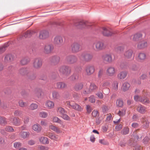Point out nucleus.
I'll use <instances>...</instances> for the list:
<instances>
[{
  "instance_id": "f257e3e1",
  "label": "nucleus",
  "mask_w": 150,
  "mask_h": 150,
  "mask_svg": "<svg viewBox=\"0 0 150 150\" xmlns=\"http://www.w3.org/2000/svg\"><path fill=\"white\" fill-rule=\"evenodd\" d=\"M59 70L60 73L66 76H69L71 73L70 67L66 66H63L60 67Z\"/></svg>"
},
{
  "instance_id": "f03ea898",
  "label": "nucleus",
  "mask_w": 150,
  "mask_h": 150,
  "mask_svg": "<svg viewBox=\"0 0 150 150\" xmlns=\"http://www.w3.org/2000/svg\"><path fill=\"white\" fill-rule=\"evenodd\" d=\"M105 72L107 76L111 77L116 74L117 70L114 67L109 66L106 68Z\"/></svg>"
},
{
  "instance_id": "7ed1b4c3",
  "label": "nucleus",
  "mask_w": 150,
  "mask_h": 150,
  "mask_svg": "<svg viewBox=\"0 0 150 150\" xmlns=\"http://www.w3.org/2000/svg\"><path fill=\"white\" fill-rule=\"evenodd\" d=\"M66 104L69 107H71L76 110L80 111L82 110L83 109L81 106L73 101H67L66 102Z\"/></svg>"
},
{
  "instance_id": "20e7f679",
  "label": "nucleus",
  "mask_w": 150,
  "mask_h": 150,
  "mask_svg": "<svg viewBox=\"0 0 150 150\" xmlns=\"http://www.w3.org/2000/svg\"><path fill=\"white\" fill-rule=\"evenodd\" d=\"M103 62L106 64L111 63L112 61V55L110 54H106L102 57Z\"/></svg>"
},
{
  "instance_id": "39448f33",
  "label": "nucleus",
  "mask_w": 150,
  "mask_h": 150,
  "mask_svg": "<svg viewBox=\"0 0 150 150\" xmlns=\"http://www.w3.org/2000/svg\"><path fill=\"white\" fill-rule=\"evenodd\" d=\"M95 49L97 51H100L105 48L104 43L100 41H96L93 44Z\"/></svg>"
},
{
  "instance_id": "423d86ee",
  "label": "nucleus",
  "mask_w": 150,
  "mask_h": 150,
  "mask_svg": "<svg viewBox=\"0 0 150 150\" xmlns=\"http://www.w3.org/2000/svg\"><path fill=\"white\" fill-rule=\"evenodd\" d=\"M92 55L86 52L82 53L81 56V58L86 62H88L90 61L93 59Z\"/></svg>"
},
{
  "instance_id": "0eeeda50",
  "label": "nucleus",
  "mask_w": 150,
  "mask_h": 150,
  "mask_svg": "<svg viewBox=\"0 0 150 150\" xmlns=\"http://www.w3.org/2000/svg\"><path fill=\"white\" fill-rule=\"evenodd\" d=\"M97 88V86L95 83H91L89 88H86L83 91V93L84 94L89 93L94 90H96Z\"/></svg>"
},
{
  "instance_id": "6e6552de",
  "label": "nucleus",
  "mask_w": 150,
  "mask_h": 150,
  "mask_svg": "<svg viewBox=\"0 0 150 150\" xmlns=\"http://www.w3.org/2000/svg\"><path fill=\"white\" fill-rule=\"evenodd\" d=\"M71 49L73 52L74 53L78 52L81 50L80 45L79 43L74 42L71 44Z\"/></svg>"
},
{
  "instance_id": "1a4fd4ad",
  "label": "nucleus",
  "mask_w": 150,
  "mask_h": 150,
  "mask_svg": "<svg viewBox=\"0 0 150 150\" xmlns=\"http://www.w3.org/2000/svg\"><path fill=\"white\" fill-rule=\"evenodd\" d=\"M85 71L86 75L90 76L95 71L94 67L92 65H88L86 67Z\"/></svg>"
},
{
  "instance_id": "9d476101",
  "label": "nucleus",
  "mask_w": 150,
  "mask_h": 150,
  "mask_svg": "<svg viewBox=\"0 0 150 150\" xmlns=\"http://www.w3.org/2000/svg\"><path fill=\"white\" fill-rule=\"evenodd\" d=\"M10 120L11 122L13 125L16 126H19L22 123V120L18 117H11Z\"/></svg>"
},
{
  "instance_id": "9b49d317",
  "label": "nucleus",
  "mask_w": 150,
  "mask_h": 150,
  "mask_svg": "<svg viewBox=\"0 0 150 150\" xmlns=\"http://www.w3.org/2000/svg\"><path fill=\"white\" fill-rule=\"evenodd\" d=\"M54 46L52 44H47L45 45L44 49V52L46 54L51 53L54 50Z\"/></svg>"
},
{
  "instance_id": "f8f14e48",
  "label": "nucleus",
  "mask_w": 150,
  "mask_h": 150,
  "mask_svg": "<svg viewBox=\"0 0 150 150\" xmlns=\"http://www.w3.org/2000/svg\"><path fill=\"white\" fill-rule=\"evenodd\" d=\"M42 61L40 59L37 58L34 60L33 66L35 69H38L40 68L42 66Z\"/></svg>"
},
{
  "instance_id": "ddd939ff",
  "label": "nucleus",
  "mask_w": 150,
  "mask_h": 150,
  "mask_svg": "<svg viewBox=\"0 0 150 150\" xmlns=\"http://www.w3.org/2000/svg\"><path fill=\"white\" fill-rule=\"evenodd\" d=\"M136 109L137 112L143 114H145L147 112L146 108L141 105H137Z\"/></svg>"
},
{
  "instance_id": "4468645a",
  "label": "nucleus",
  "mask_w": 150,
  "mask_h": 150,
  "mask_svg": "<svg viewBox=\"0 0 150 150\" xmlns=\"http://www.w3.org/2000/svg\"><path fill=\"white\" fill-rule=\"evenodd\" d=\"M146 58V54L144 52H141L139 53L137 57V61L139 62H144Z\"/></svg>"
},
{
  "instance_id": "2eb2a0df",
  "label": "nucleus",
  "mask_w": 150,
  "mask_h": 150,
  "mask_svg": "<svg viewBox=\"0 0 150 150\" xmlns=\"http://www.w3.org/2000/svg\"><path fill=\"white\" fill-rule=\"evenodd\" d=\"M66 60L69 64H73L77 61V58L75 56L70 55L67 57Z\"/></svg>"
},
{
  "instance_id": "dca6fc26",
  "label": "nucleus",
  "mask_w": 150,
  "mask_h": 150,
  "mask_svg": "<svg viewBox=\"0 0 150 150\" xmlns=\"http://www.w3.org/2000/svg\"><path fill=\"white\" fill-rule=\"evenodd\" d=\"M133 52V50L131 49L127 50L124 53V57L127 59H130L132 56Z\"/></svg>"
},
{
  "instance_id": "f3484780",
  "label": "nucleus",
  "mask_w": 150,
  "mask_h": 150,
  "mask_svg": "<svg viewBox=\"0 0 150 150\" xmlns=\"http://www.w3.org/2000/svg\"><path fill=\"white\" fill-rule=\"evenodd\" d=\"M63 40L62 37L60 36H57L54 38V43L58 46H60L63 42Z\"/></svg>"
},
{
  "instance_id": "a211bd4d",
  "label": "nucleus",
  "mask_w": 150,
  "mask_h": 150,
  "mask_svg": "<svg viewBox=\"0 0 150 150\" xmlns=\"http://www.w3.org/2000/svg\"><path fill=\"white\" fill-rule=\"evenodd\" d=\"M49 36V32L47 30H43L40 32L39 38L41 39H45L47 38Z\"/></svg>"
},
{
  "instance_id": "6ab92c4d",
  "label": "nucleus",
  "mask_w": 150,
  "mask_h": 150,
  "mask_svg": "<svg viewBox=\"0 0 150 150\" xmlns=\"http://www.w3.org/2000/svg\"><path fill=\"white\" fill-rule=\"evenodd\" d=\"M148 43L145 40H143L139 42L137 45V47L139 49H142L146 48Z\"/></svg>"
},
{
  "instance_id": "aec40b11",
  "label": "nucleus",
  "mask_w": 150,
  "mask_h": 150,
  "mask_svg": "<svg viewBox=\"0 0 150 150\" xmlns=\"http://www.w3.org/2000/svg\"><path fill=\"white\" fill-rule=\"evenodd\" d=\"M14 56L11 54L6 55L4 59V62L6 63H10L14 60Z\"/></svg>"
},
{
  "instance_id": "412c9836",
  "label": "nucleus",
  "mask_w": 150,
  "mask_h": 150,
  "mask_svg": "<svg viewBox=\"0 0 150 150\" xmlns=\"http://www.w3.org/2000/svg\"><path fill=\"white\" fill-rule=\"evenodd\" d=\"M103 33L104 36H110L112 34V33L110 28L103 27Z\"/></svg>"
},
{
  "instance_id": "4be33fe9",
  "label": "nucleus",
  "mask_w": 150,
  "mask_h": 150,
  "mask_svg": "<svg viewBox=\"0 0 150 150\" xmlns=\"http://www.w3.org/2000/svg\"><path fill=\"white\" fill-rule=\"evenodd\" d=\"M49 138L52 140L56 141H58L59 140V136L52 133H49L47 135Z\"/></svg>"
},
{
  "instance_id": "5701e85b",
  "label": "nucleus",
  "mask_w": 150,
  "mask_h": 150,
  "mask_svg": "<svg viewBox=\"0 0 150 150\" xmlns=\"http://www.w3.org/2000/svg\"><path fill=\"white\" fill-rule=\"evenodd\" d=\"M32 128L34 131L37 133L40 132L42 129V127L38 123L33 125L32 126Z\"/></svg>"
},
{
  "instance_id": "b1692460",
  "label": "nucleus",
  "mask_w": 150,
  "mask_h": 150,
  "mask_svg": "<svg viewBox=\"0 0 150 150\" xmlns=\"http://www.w3.org/2000/svg\"><path fill=\"white\" fill-rule=\"evenodd\" d=\"M60 60V58L59 56H54L51 58V62L53 65H55L58 64Z\"/></svg>"
},
{
  "instance_id": "393cba45",
  "label": "nucleus",
  "mask_w": 150,
  "mask_h": 150,
  "mask_svg": "<svg viewBox=\"0 0 150 150\" xmlns=\"http://www.w3.org/2000/svg\"><path fill=\"white\" fill-rule=\"evenodd\" d=\"M130 86V85L129 83L127 82H125L122 85L121 90L124 92H125L129 90Z\"/></svg>"
},
{
  "instance_id": "a878e982",
  "label": "nucleus",
  "mask_w": 150,
  "mask_h": 150,
  "mask_svg": "<svg viewBox=\"0 0 150 150\" xmlns=\"http://www.w3.org/2000/svg\"><path fill=\"white\" fill-rule=\"evenodd\" d=\"M127 75V72L125 71L120 72L117 75V77L119 79H125Z\"/></svg>"
},
{
  "instance_id": "bb28decb",
  "label": "nucleus",
  "mask_w": 150,
  "mask_h": 150,
  "mask_svg": "<svg viewBox=\"0 0 150 150\" xmlns=\"http://www.w3.org/2000/svg\"><path fill=\"white\" fill-rule=\"evenodd\" d=\"M45 106L46 107V108L51 109L54 108V103L50 100L47 101L45 103Z\"/></svg>"
},
{
  "instance_id": "cd10ccee",
  "label": "nucleus",
  "mask_w": 150,
  "mask_h": 150,
  "mask_svg": "<svg viewBox=\"0 0 150 150\" xmlns=\"http://www.w3.org/2000/svg\"><path fill=\"white\" fill-rule=\"evenodd\" d=\"M141 122L143 124V126L145 128H148L149 125V122L148 119L145 117H142L141 119Z\"/></svg>"
},
{
  "instance_id": "c85d7f7f",
  "label": "nucleus",
  "mask_w": 150,
  "mask_h": 150,
  "mask_svg": "<svg viewBox=\"0 0 150 150\" xmlns=\"http://www.w3.org/2000/svg\"><path fill=\"white\" fill-rule=\"evenodd\" d=\"M83 87V83H76L74 87V89L76 91H80Z\"/></svg>"
},
{
  "instance_id": "c756f323",
  "label": "nucleus",
  "mask_w": 150,
  "mask_h": 150,
  "mask_svg": "<svg viewBox=\"0 0 150 150\" xmlns=\"http://www.w3.org/2000/svg\"><path fill=\"white\" fill-rule=\"evenodd\" d=\"M49 128L50 129L55 132L57 134L61 133L62 132V131L59 128L52 125L49 126Z\"/></svg>"
},
{
  "instance_id": "7c9ffc66",
  "label": "nucleus",
  "mask_w": 150,
  "mask_h": 150,
  "mask_svg": "<svg viewBox=\"0 0 150 150\" xmlns=\"http://www.w3.org/2000/svg\"><path fill=\"white\" fill-rule=\"evenodd\" d=\"M57 88L60 89H63L67 87V85L63 82H58L56 83Z\"/></svg>"
},
{
  "instance_id": "2f4dec72",
  "label": "nucleus",
  "mask_w": 150,
  "mask_h": 150,
  "mask_svg": "<svg viewBox=\"0 0 150 150\" xmlns=\"http://www.w3.org/2000/svg\"><path fill=\"white\" fill-rule=\"evenodd\" d=\"M19 134L21 138L25 139L29 137L30 133L29 132L22 131Z\"/></svg>"
},
{
  "instance_id": "473e14b6",
  "label": "nucleus",
  "mask_w": 150,
  "mask_h": 150,
  "mask_svg": "<svg viewBox=\"0 0 150 150\" xmlns=\"http://www.w3.org/2000/svg\"><path fill=\"white\" fill-rule=\"evenodd\" d=\"M39 141L41 143L43 144H47L49 143V141L48 140V138L45 137H41L39 138Z\"/></svg>"
},
{
  "instance_id": "72a5a7b5",
  "label": "nucleus",
  "mask_w": 150,
  "mask_h": 150,
  "mask_svg": "<svg viewBox=\"0 0 150 150\" xmlns=\"http://www.w3.org/2000/svg\"><path fill=\"white\" fill-rule=\"evenodd\" d=\"M57 111L60 116L63 115V114L66 113V111L64 108L61 107H57Z\"/></svg>"
},
{
  "instance_id": "f704fd0d",
  "label": "nucleus",
  "mask_w": 150,
  "mask_h": 150,
  "mask_svg": "<svg viewBox=\"0 0 150 150\" xmlns=\"http://www.w3.org/2000/svg\"><path fill=\"white\" fill-rule=\"evenodd\" d=\"M52 121L53 122L58 123L60 124L62 126H64L63 122L58 117H53L52 118Z\"/></svg>"
},
{
  "instance_id": "c9c22d12",
  "label": "nucleus",
  "mask_w": 150,
  "mask_h": 150,
  "mask_svg": "<svg viewBox=\"0 0 150 150\" xmlns=\"http://www.w3.org/2000/svg\"><path fill=\"white\" fill-rule=\"evenodd\" d=\"M52 96L54 99H59L61 96L60 94L57 92L53 91L52 92Z\"/></svg>"
},
{
  "instance_id": "e433bc0d",
  "label": "nucleus",
  "mask_w": 150,
  "mask_h": 150,
  "mask_svg": "<svg viewBox=\"0 0 150 150\" xmlns=\"http://www.w3.org/2000/svg\"><path fill=\"white\" fill-rule=\"evenodd\" d=\"M142 35L140 33H137L132 35L131 37V39L134 41L137 40L139 38L141 37Z\"/></svg>"
},
{
  "instance_id": "4c0bfd02",
  "label": "nucleus",
  "mask_w": 150,
  "mask_h": 150,
  "mask_svg": "<svg viewBox=\"0 0 150 150\" xmlns=\"http://www.w3.org/2000/svg\"><path fill=\"white\" fill-rule=\"evenodd\" d=\"M140 102L144 105H147L150 103V100L147 98H142L140 100Z\"/></svg>"
},
{
  "instance_id": "58836bf2",
  "label": "nucleus",
  "mask_w": 150,
  "mask_h": 150,
  "mask_svg": "<svg viewBox=\"0 0 150 150\" xmlns=\"http://www.w3.org/2000/svg\"><path fill=\"white\" fill-rule=\"evenodd\" d=\"M7 124V121L6 119L2 117H0V125H4Z\"/></svg>"
},
{
  "instance_id": "ea45409f",
  "label": "nucleus",
  "mask_w": 150,
  "mask_h": 150,
  "mask_svg": "<svg viewBox=\"0 0 150 150\" xmlns=\"http://www.w3.org/2000/svg\"><path fill=\"white\" fill-rule=\"evenodd\" d=\"M129 132V128L127 127H124L121 131V133L123 135L128 134Z\"/></svg>"
},
{
  "instance_id": "a19ab883",
  "label": "nucleus",
  "mask_w": 150,
  "mask_h": 150,
  "mask_svg": "<svg viewBox=\"0 0 150 150\" xmlns=\"http://www.w3.org/2000/svg\"><path fill=\"white\" fill-rule=\"evenodd\" d=\"M19 72L21 75H24L28 73V71L26 68H23L19 70Z\"/></svg>"
},
{
  "instance_id": "79ce46f5",
  "label": "nucleus",
  "mask_w": 150,
  "mask_h": 150,
  "mask_svg": "<svg viewBox=\"0 0 150 150\" xmlns=\"http://www.w3.org/2000/svg\"><path fill=\"white\" fill-rule=\"evenodd\" d=\"M39 115L40 117L42 118H46L48 115V114L47 112L42 111L39 113Z\"/></svg>"
},
{
  "instance_id": "37998d69",
  "label": "nucleus",
  "mask_w": 150,
  "mask_h": 150,
  "mask_svg": "<svg viewBox=\"0 0 150 150\" xmlns=\"http://www.w3.org/2000/svg\"><path fill=\"white\" fill-rule=\"evenodd\" d=\"M99 142L100 144L108 146L109 144V142L107 141L104 139H100Z\"/></svg>"
},
{
  "instance_id": "c03bdc74",
  "label": "nucleus",
  "mask_w": 150,
  "mask_h": 150,
  "mask_svg": "<svg viewBox=\"0 0 150 150\" xmlns=\"http://www.w3.org/2000/svg\"><path fill=\"white\" fill-rule=\"evenodd\" d=\"M20 117L23 120L24 124L27 123L29 121V117L25 115L20 116Z\"/></svg>"
},
{
  "instance_id": "a18cd8bd",
  "label": "nucleus",
  "mask_w": 150,
  "mask_h": 150,
  "mask_svg": "<svg viewBox=\"0 0 150 150\" xmlns=\"http://www.w3.org/2000/svg\"><path fill=\"white\" fill-rule=\"evenodd\" d=\"M38 107V105L35 103H33L30 105L29 108L30 110H33L37 109Z\"/></svg>"
},
{
  "instance_id": "49530a36",
  "label": "nucleus",
  "mask_w": 150,
  "mask_h": 150,
  "mask_svg": "<svg viewBox=\"0 0 150 150\" xmlns=\"http://www.w3.org/2000/svg\"><path fill=\"white\" fill-rule=\"evenodd\" d=\"M126 110L125 109L119 110L117 112V114L120 116L122 117L124 116L125 114Z\"/></svg>"
},
{
  "instance_id": "de8ad7c7",
  "label": "nucleus",
  "mask_w": 150,
  "mask_h": 150,
  "mask_svg": "<svg viewBox=\"0 0 150 150\" xmlns=\"http://www.w3.org/2000/svg\"><path fill=\"white\" fill-rule=\"evenodd\" d=\"M116 105L118 107H122L123 105V102L121 99H118L116 101Z\"/></svg>"
},
{
  "instance_id": "09e8293b",
  "label": "nucleus",
  "mask_w": 150,
  "mask_h": 150,
  "mask_svg": "<svg viewBox=\"0 0 150 150\" xmlns=\"http://www.w3.org/2000/svg\"><path fill=\"white\" fill-rule=\"evenodd\" d=\"M29 61V60L27 58L23 59L21 61V64L22 65L27 64Z\"/></svg>"
},
{
  "instance_id": "8fccbe9b",
  "label": "nucleus",
  "mask_w": 150,
  "mask_h": 150,
  "mask_svg": "<svg viewBox=\"0 0 150 150\" xmlns=\"http://www.w3.org/2000/svg\"><path fill=\"white\" fill-rule=\"evenodd\" d=\"M5 131L8 132H13L14 131V129L12 127L7 126L5 128Z\"/></svg>"
},
{
  "instance_id": "3c124183",
  "label": "nucleus",
  "mask_w": 150,
  "mask_h": 150,
  "mask_svg": "<svg viewBox=\"0 0 150 150\" xmlns=\"http://www.w3.org/2000/svg\"><path fill=\"white\" fill-rule=\"evenodd\" d=\"M60 116L64 120H70V117L65 113L63 114Z\"/></svg>"
},
{
  "instance_id": "603ef678",
  "label": "nucleus",
  "mask_w": 150,
  "mask_h": 150,
  "mask_svg": "<svg viewBox=\"0 0 150 150\" xmlns=\"http://www.w3.org/2000/svg\"><path fill=\"white\" fill-rule=\"evenodd\" d=\"M19 105L22 107H24L27 105V104L22 100H20L18 102Z\"/></svg>"
},
{
  "instance_id": "864d4df0",
  "label": "nucleus",
  "mask_w": 150,
  "mask_h": 150,
  "mask_svg": "<svg viewBox=\"0 0 150 150\" xmlns=\"http://www.w3.org/2000/svg\"><path fill=\"white\" fill-rule=\"evenodd\" d=\"M92 116L93 117H96L99 115V113L96 110H94L92 112Z\"/></svg>"
},
{
  "instance_id": "5fc2aeb1",
  "label": "nucleus",
  "mask_w": 150,
  "mask_h": 150,
  "mask_svg": "<svg viewBox=\"0 0 150 150\" xmlns=\"http://www.w3.org/2000/svg\"><path fill=\"white\" fill-rule=\"evenodd\" d=\"M118 83L117 82H114L112 84V88L115 91L118 89Z\"/></svg>"
},
{
  "instance_id": "6e6d98bb",
  "label": "nucleus",
  "mask_w": 150,
  "mask_h": 150,
  "mask_svg": "<svg viewBox=\"0 0 150 150\" xmlns=\"http://www.w3.org/2000/svg\"><path fill=\"white\" fill-rule=\"evenodd\" d=\"M38 150H48V148L47 147H45L42 145H39L38 146Z\"/></svg>"
},
{
  "instance_id": "4d7b16f0",
  "label": "nucleus",
  "mask_w": 150,
  "mask_h": 150,
  "mask_svg": "<svg viewBox=\"0 0 150 150\" xmlns=\"http://www.w3.org/2000/svg\"><path fill=\"white\" fill-rule=\"evenodd\" d=\"M40 124L42 126L46 127L48 123L46 120H43L41 121Z\"/></svg>"
},
{
  "instance_id": "13d9d810",
  "label": "nucleus",
  "mask_w": 150,
  "mask_h": 150,
  "mask_svg": "<svg viewBox=\"0 0 150 150\" xmlns=\"http://www.w3.org/2000/svg\"><path fill=\"white\" fill-rule=\"evenodd\" d=\"M122 124H119L117 125L115 127V130L119 131L122 128Z\"/></svg>"
},
{
  "instance_id": "bf43d9fd",
  "label": "nucleus",
  "mask_w": 150,
  "mask_h": 150,
  "mask_svg": "<svg viewBox=\"0 0 150 150\" xmlns=\"http://www.w3.org/2000/svg\"><path fill=\"white\" fill-rule=\"evenodd\" d=\"M142 98H141L140 96L138 95H136L134 96V99L136 101H139L140 102V100Z\"/></svg>"
},
{
  "instance_id": "052dcab7",
  "label": "nucleus",
  "mask_w": 150,
  "mask_h": 150,
  "mask_svg": "<svg viewBox=\"0 0 150 150\" xmlns=\"http://www.w3.org/2000/svg\"><path fill=\"white\" fill-rule=\"evenodd\" d=\"M7 47V46L4 45L2 47H0V54L3 53L5 51Z\"/></svg>"
},
{
  "instance_id": "680f3d73",
  "label": "nucleus",
  "mask_w": 150,
  "mask_h": 150,
  "mask_svg": "<svg viewBox=\"0 0 150 150\" xmlns=\"http://www.w3.org/2000/svg\"><path fill=\"white\" fill-rule=\"evenodd\" d=\"M31 36V32L30 31H27L26 32L24 35L25 38L30 37Z\"/></svg>"
},
{
  "instance_id": "e2e57ef3",
  "label": "nucleus",
  "mask_w": 150,
  "mask_h": 150,
  "mask_svg": "<svg viewBox=\"0 0 150 150\" xmlns=\"http://www.w3.org/2000/svg\"><path fill=\"white\" fill-rule=\"evenodd\" d=\"M109 85V83L107 82H105L103 83L100 86L101 88L106 87Z\"/></svg>"
},
{
  "instance_id": "0e129e2a",
  "label": "nucleus",
  "mask_w": 150,
  "mask_h": 150,
  "mask_svg": "<svg viewBox=\"0 0 150 150\" xmlns=\"http://www.w3.org/2000/svg\"><path fill=\"white\" fill-rule=\"evenodd\" d=\"M13 145L15 148L18 149L21 146V144L20 142H16L14 143Z\"/></svg>"
},
{
  "instance_id": "69168bd1",
  "label": "nucleus",
  "mask_w": 150,
  "mask_h": 150,
  "mask_svg": "<svg viewBox=\"0 0 150 150\" xmlns=\"http://www.w3.org/2000/svg\"><path fill=\"white\" fill-rule=\"evenodd\" d=\"M96 95L98 98L100 99H102L103 97V93L101 92H98L96 94Z\"/></svg>"
},
{
  "instance_id": "338daca9",
  "label": "nucleus",
  "mask_w": 150,
  "mask_h": 150,
  "mask_svg": "<svg viewBox=\"0 0 150 150\" xmlns=\"http://www.w3.org/2000/svg\"><path fill=\"white\" fill-rule=\"evenodd\" d=\"M89 101L91 103H95L96 101L95 97L93 96H91L89 98Z\"/></svg>"
},
{
  "instance_id": "774afa93",
  "label": "nucleus",
  "mask_w": 150,
  "mask_h": 150,
  "mask_svg": "<svg viewBox=\"0 0 150 150\" xmlns=\"http://www.w3.org/2000/svg\"><path fill=\"white\" fill-rule=\"evenodd\" d=\"M150 139L147 137H145L143 139V142L145 144H147L149 142Z\"/></svg>"
}]
</instances>
